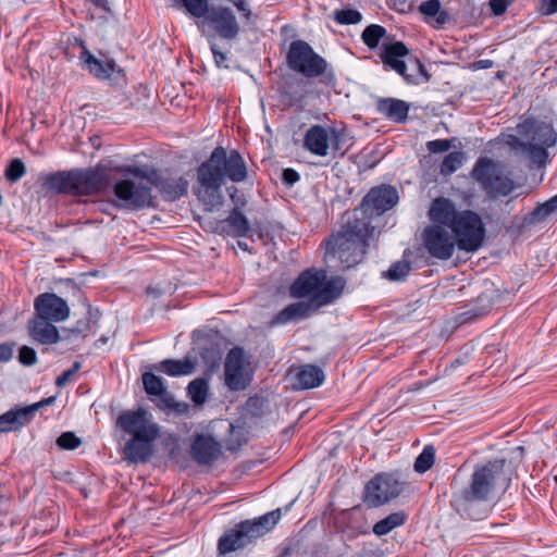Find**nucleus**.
<instances>
[{
    "label": "nucleus",
    "instance_id": "1",
    "mask_svg": "<svg viewBox=\"0 0 557 557\" xmlns=\"http://www.w3.org/2000/svg\"><path fill=\"white\" fill-rule=\"evenodd\" d=\"M226 180L243 183L248 180V166L237 149L222 146L215 147L209 158L196 169L194 195L206 207L214 208L222 205V187Z\"/></svg>",
    "mask_w": 557,
    "mask_h": 557
},
{
    "label": "nucleus",
    "instance_id": "2",
    "mask_svg": "<svg viewBox=\"0 0 557 557\" xmlns=\"http://www.w3.org/2000/svg\"><path fill=\"white\" fill-rule=\"evenodd\" d=\"M429 219L450 230L459 250L474 252L484 243L486 228L479 213L470 209L458 210L448 198L438 197L432 201Z\"/></svg>",
    "mask_w": 557,
    "mask_h": 557
},
{
    "label": "nucleus",
    "instance_id": "3",
    "mask_svg": "<svg viewBox=\"0 0 557 557\" xmlns=\"http://www.w3.org/2000/svg\"><path fill=\"white\" fill-rule=\"evenodd\" d=\"M373 232L374 227L369 225L367 218H360L358 212H352L339 230L322 243L325 259L337 258L342 269L356 267L363 260Z\"/></svg>",
    "mask_w": 557,
    "mask_h": 557
},
{
    "label": "nucleus",
    "instance_id": "4",
    "mask_svg": "<svg viewBox=\"0 0 557 557\" xmlns=\"http://www.w3.org/2000/svg\"><path fill=\"white\" fill-rule=\"evenodd\" d=\"M116 425L131 438L123 447V458L128 463H146L154 454V442L160 435V428L152 421V416L145 408L122 411Z\"/></svg>",
    "mask_w": 557,
    "mask_h": 557
},
{
    "label": "nucleus",
    "instance_id": "5",
    "mask_svg": "<svg viewBox=\"0 0 557 557\" xmlns=\"http://www.w3.org/2000/svg\"><path fill=\"white\" fill-rule=\"evenodd\" d=\"M41 187L58 195L94 196L108 186L107 174L98 168H75L53 173H40Z\"/></svg>",
    "mask_w": 557,
    "mask_h": 557
},
{
    "label": "nucleus",
    "instance_id": "6",
    "mask_svg": "<svg viewBox=\"0 0 557 557\" xmlns=\"http://www.w3.org/2000/svg\"><path fill=\"white\" fill-rule=\"evenodd\" d=\"M286 64L293 72L308 79L321 77V82L333 85L336 82L334 69L302 39L293 40L286 53Z\"/></svg>",
    "mask_w": 557,
    "mask_h": 557
},
{
    "label": "nucleus",
    "instance_id": "7",
    "mask_svg": "<svg viewBox=\"0 0 557 557\" xmlns=\"http://www.w3.org/2000/svg\"><path fill=\"white\" fill-rule=\"evenodd\" d=\"M281 519V509L277 508L267 512L253 520H245L237 523L233 529L227 530L218 541L220 555H227L245 548L257 539L272 530Z\"/></svg>",
    "mask_w": 557,
    "mask_h": 557
},
{
    "label": "nucleus",
    "instance_id": "8",
    "mask_svg": "<svg viewBox=\"0 0 557 557\" xmlns=\"http://www.w3.org/2000/svg\"><path fill=\"white\" fill-rule=\"evenodd\" d=\"M406 486L407 482L397 472H381L367 482L362 500L369 508H375L397 498Z\"/></svg>",
    "mask_w": 557,
    "mask_h": 557
},
{
    "label": "nucleus",
    "instance_id": "9",
    "mask_svg": "<svg viewBox=\"0 0 557 557\" xmlns=\"http://www.w3.org/2000/svg\"><path fill=\"white\" fill-rule=\"evenodd\" d=\"M471 175L493 197L508 196L515 188L513 181L504 175L499 166L487 158H480L475 162Z\"/></svg>",
    "mask_w": 557,
    "mask_h": 557
},
{
    "label": "nucleus",
    "instance_id": "10",
    "mask_svg": "<svg viewBox=\"0 0 557 557\" xmlns=\"http://www.w3.org/2000/svg\"><path fill=\"white\" fill-rule=\"evenodd\" d=\"M126 172L148 181L154 186L166 201H174L187 194L188 181L184 176L165 177L158 170L140 166H128Z\"/></svg>",
    "mask_w": 557,
    "mask_h": 557
},
{
    "label": "nucleus",
    "instance_id": "11",
    "mask_svg": "<svg viewBox=\"0 0 557 557\" xmlns=\"http://www.w3.org/2000/svg\"><path fill=\"white\" fill-rule=\"evenodd\" d=\"M505 463V459H493L484 465H478L470 476L469 484L465 487L493 500L496 486L504 476Z\"/></svg>",
    "mask_w": 557,
    "mask_h": 557
},
{
    "label": "nucleus",
    "instance_id": "12",
    "mask_svg": "<svg viewBox=\"0 0 557 557\" xmlns=\"http://www.w3.org/2000/svg\"><path fill=\"white\" fill-rule=\"evenodd\" d=\"M398 191L395 187L386 184L372 187L362 198L360 207L352 212H358V216L367 218L369 225L373 216H380L391 210L398 202Z\"/></svg>",
    "mask_w": 557,
    "mask_h": 557
},
{
    "label": "nucleus",
    "instance_id": "13",
    "mask_svg": "<svg viewBox=\"0 0 557 557\" xmlns=\"http://www.w3.org/2000/svg\"><path fill=\"white\" fill-rule=\"evenodd\" d=\"M443 224L433 223L422 232V243L428 255L437 260H449L457 248L455 237Z\"/></svg>",
    "mask_w": 557,
    "mask_h": 557
},
{
    "label": "nucleus",
    "instance_id": "14",
    "mask_svg": "<svg viewBox=\"0 0 557 557\" xmlns=\"http://www.w3.org/2000/svg\"><path fill=\"white\" fill-rule=\"evenodd\" d=\"M492 500L472 493V491L462 487L451 496V508L462 518L480 521L485 519L492 509Z\"/></svg>",
    "mask_w": 557,
    "mask_h": 557
},
{
    "label": "nucleus",
    "instance_id": "15",
    "mask_svg": "<svg viewBox=\"0 0 557 557\" xmlns=\"http://www.w3.org/2000/svg\"><path fill=\"white\" fill-rule=\"evenodd\" d=\"M199 29L205 32L206 26H210L216 36L225 40H234L240 33V25L228 7H211L209 13L202 21L197 23Z\"/></svg>",
    "mask_w": 557,
    "mask_h": 557
},
{
    "label": "nucleus",
    "instance_id": "16",
    "mask_svg": "<svg viewBox=\"0 0 557 557\" xmlns=\"http://www.w3.org/2000/svg\"><path fill=\"white\" fill-rule=\"evenodd\" d=\"M113 191L125 209H143L152 205L151 188L132 180H120L114 184Z\"/></svg>",
    "mask_w": 557,
    "mask_h": 557
},
{
    "label": "nucleus",
    "instance_id": "17",
    "mask_svg": "<svg viewBox=\"0 0 557 557\" xmlns=\"http://www.w3.org/2000/svg\"><path fill=\"white\" fill-rule=\"evenodd\" d=\"M35 315L52 322H62L70 317L67 302L54 293L39 294L34 300Z\"/></svg>",
    "mask_w": 557,
    "mask_h": 557
},
{
    "label": "nucleus",
    "instance_id": "18",
    "mask_svg": "<svg viewBox=\"0 0 557 557\" xmlns=\"http://www.w3.org/2000/svg\"><path fill=\"white\" fill-rule=\"evenodd\" d=\"M81 60L86 64L90 74L98 79H107L111 85L115 86H121L125 83V73L114 61L103 63L85 47H83L81 52Z\"/></svg>",
    "mask_w": 557,
    "mask_h": 557
},
{
    "label": "nucleus",
    "instance_id": "19",
    "mask_svg": "<svg viewBox=\"0 0 557 557\" xmlns=\"http://www.w3.org/2000/svg\"><path fill=\"white\" fill-rule=\"evenodd\" d=\"M225 384L231 391H244L249 384L245 375L243 350L233 348L226 356L224 363Z\"/></svg>",
    "mask_w": 557,
    "mask_h": 557
},
{
    "label": "nucleus",
    "instance_id": "20",
    "mask_svg": "<svg viewBox=\"0 0 557 557\" xmlns=\"http://www.w3.org/2000/svg\"><path fill=\"white\" fill-rule=\"evenodd\" d=\"M326 278L324 270L307 269L292 284L289 292L295 298L311 297L310 302L314 304L315 293L320 289Z\"/></svg>",
    "mask_w": 557,
    "mask_h": 557
},
{
    "label": "nucleus",
    "instance_id": "21",
    "mask_svg": "<svg viewBox=\"0 0 557 557\" xmlns=\"http://www.w3.org/2000/svg\"><path fill=\"white\" fill-rule=\"evenodd\" d=\"M221 454V444L211 435H196L190 446L191 458L201 466L213 465Z\"/></svg>",
    "mask_w": 557,
    "mask_h": 557
},
{
    "label": "nucleus",
    "instance_id": "22",
    "mask_svg": "<svg viewBox=\"0 0 557 557\" xmlns=\"http://www.w3.org/2000/svg\"><path fill=\"white\" fill-rule=\"evenodd\" d=\"M409 54V50L401 41L384 45L381 59L385 65L400 74L409 84H418L417 74L407 73V64L400 60Z\"/></svg>",
    "mask_w": 557,
    "mask_h": 557
},
{
    "label": "nucleus",
    "instance_id": "23",
    "mask_svg": "<svg viewBox=\"0 0 557 557\" xmlns=\"http://www.w3.org/2000/svg\"><path fill=\"white\" fill-rule=\"evenodd\" d=\"M520 134L525 136L528 143H534V145H541L546 147L555 146L557 141V134L554 127L545 122L527 121L522 126Z\"/></svg>",
    "mask_w": 557,
    "mask_h": 557
},
{
    "label": "nucleus",
    "instance_id": "24",
    "mask_svg": "<svg viewBox=\"0 0 557 557\" xmlns=\"http://www.w3.org/2000/svg\"><path fill=\"white\" fill-rule=\"evenodd\" d=\"M141 381L144 389L148 395L159 397V408L163 410L175 409V400L173 396L168 392L165 381L161 376L156 375L151 371H148L143 373Z\"/></svg>",
    "mask_w": 557,
    "mask_h": 557
},
{
    "label": "nucleus",
    "instance_id": "25",
    "mask_svg": "<svg viewBox=\"0 0 557 557\" xmlns=\"http://www.w3.org/2000/svg\"><path fill=\"white\" fill-rule=\"evenodd\" d=\"M53 323L50 320L35 315L34 319L28 321V334L33 341L41 345L57 344L64 338Z\"/></svg>",
    "mask_w": 557,
    "mask_h": 557
},
{
    "label": "nucleus",
    "instance_id": "26",
    "mask_svg": "<svg viewBox=\"0 0 557 557\" xmlns=\"http://www.w3.org/2000/svg\"><path fill=\"white\" fill-rule=\"evenodd\" d=\"M509 144L513 150L530 162V168L535 166L542 169L546 166L548 162V151L546 147L524 141L518 137H512Z\"/></svg>",
    "mask_w": 557,
    "mask_h": 557
},
{
    "label": "nucleus",
    "instance_id": "27",
    "mask_svg": "<svg viewBox=\"0 0 557 557\" xmlns=\"http://www.w3.org/2000/svg\"><path fill=\"white\" fill-rule=\"evenodd\" d=\"M375 110L394 123H404L408 119L410 104L397 98H379L375 102Z\"/></svg>",
    "mask_w": 557,
    "mask_h": 557
},
{
    "label": "nucleus",
    "instance_id": "28",
    "mask_svg": "<svg viewBox=\"0 0 557 557\" xmlns=\"http://www.w3.org/2000/svg\"><path fill=\"white\" fill-rule=\"evenodd\" d=\"M304 147L312 154L325 157L330 148V133L323 125H312L305 134Z\"/></svg>",
    "mask_w": 557,
    "mask_h": 557
},
{
    "label": "nucleus",
    "instance_id": "29",
    "mask_svg": "<svg viewBox=\"0 0 557 557\" xmlns=\"http://www.w3.org/2000/svg\"><path fill=\"white\" fill-rule=\"evenodd\" d=\"M317 309L314 304L306 301H297L286 306L277 312L271 320L270 324L284 325L293 321H298L308 318L311 312Z\"/></svg>",
    "mask_w": 557,
    "mask_h": 557
},
{
    "label": "nucleus",
    "instance_id": "30",
    "mask_svg": "<svg viewBox=\"0 0 557 557\" xmlns=\"http://www.w3.org/2000/svg\"><path fill=\"white\" fill-rule=\"evenodd\" d=\"M325 379L321 368L313 364H305L294 371V387L309 389L320 386Z\"/></svg>",
    "mask_w": 557,
    "mask_h": 557
},
{
    "label": "nucleus",
    "instance_id": "31",
    "mask_svg": "<svg viewBox=\"0 0 557 557\" xmlns=\"http://www.w3.org/2000/svg\"><path fill=\"white\" fill-rule=\"evenodd\" d=\"M25 406H15L0 414V433L17 432L32 422Z\"/></svg>",
    "mask_w": 557,
    "mask_h": 557
},
{
    "label": "nucleus",
    "instance_id": "32",
    "mask_svg": "<svg viewBox=\"0 0 557 557\" xmlns=\"http://www.w3.org/2000/svg\"><path fill=\"white\" fill-rule=\"evenodd\" d=\"M346 281L342 276H332L330 280L323 282L320 289L314 296L315 308L329 305L335 301L343 293Z\"/></svg>",
    "mask_w": 557,
    "mask_h": 557
},
{
    "label": "nucleus",
    "instance_id": "33",
    "mask_svg": "<svg viewBox=\"0 0 557 557\" xmlns=\"http://www.w3.org/2000/svg\"><path fill=\"white\" fill-rule=\"evenodd\" d=\"M151 369L176 377L191 374L195 371V363L188 357L182 360L169 358L152 364Z\"/></svg>",
    "mask_w": 557,
    "mask_h": 557
},
{
    "label": "nucleus",
    "instance_id": "34",
    "mask_svg": "<svg viewBox=\"0 0 557 557\" xmlns=\"http://www.w3.org/2000/svg\"><path fill=\"white\" fill-rule=\"evenodd\" d=\"M222 224V231L234 237H246L250 232V223L238 208H233Z\"/></svg>",
    "mask_w": 557,
    "mask_h": 557
},
{
    "label": "nucleus",
    "instance_id": "35",
    "mask_svg": "<svg viewBox=\"0 0 557 557\" xmlns=\"http://www.w3.org/2000/svg\"><path fill=\"white\" fill-rule=\"evenodd\" d=\"M407 519H408V515L404 510L392 512L387 517L377 521L373 525L372 531L377 536L386 535L395 528L405 524Z\"/></svg>",
    "mask_w": 557,
    "mask_h": 557
},
{
    "label": "nucleus",
    "instance_id": "36",
    "mask_svg": "<svg viewBox=\"0 0 557 557\" xmlns=\"http://www.w3.org/2000/svg\"><path fill=\"white\" fill-rule=\"evenodd\" d=\"M187 392L195 405H203L209 395V384L206 379H196L187 386Z\"/></svg>",
    "mask_w": 557,
    "mask_h": 557
},
{
    "label": "nucleus",
    "instance_id": "37",
    "mask_svg": "<svg viewBox=\"0 0 557 557\" xmlns=\"http://www.w3.org/2000/svg\"><path fill=\"white\" fill-rule=\"evenodd\" d=\"M301 82L296 78H289L284 81L281 87V95L288 99L290 104H295L302 100L304 94L300 88Z\"/></svg>",
    "mask_w": 557,
    "mask_h": 557
},
{
    "label": "nucleus",
    "instance_id": "38",
    "mask_svg": "<svg viewBox=\"0 0 557 557\" xmlns=\"http://www.w3.org/2000/svg\"><path fill=\"white\" fill-rule=\"evenodd\" d=\"M386 35L385 27L371 24L364 28L361 34V39L366 46L370 49H374L379 46L380 40Z\"/></svg>",
    "mask_w": 557,
    "mask_h": 557
},
{
    "label": "nucleus",
    "instance_id": "39",
    "mask_svg": "<svg viewBox=\"0 0 557 557\" xmlns=\"http://www.w3.org/2000/svg\"><path fill=\"white\" fill-rule=\"evenodd\" d=\"M435 461V448L432 445L424 446L421 454L416 458L413 469L418 473H425L432 468Z\"/></svg>",
    "mask_w": 557,
    "mask_h": 557
},
{
    "label": "nucleus",
    "instance_id": "40",
    "mask_svg": "<svg viewBox=\"0 0 557 557\" xmlns=\"http://www.w3.org/2000/svg\"><path fill=\"white\" fill-rule=\"evenodd\" d=\"M330 147L334 153V157L338 154L343 157L347 150L344 146L347 141V134L344 128L330 127Z\"/></svg>",
    "mask_w": 557,
    "mask_h": 557
},
{
    "label": "nucleus",
    "instance_id": "41",
    "mask_svg": "<svg viewBox=\"0 0 557 557\" xmlns=\"http://www.w3.org/2000/svg\"><path fill=\"white\" fill-rule=\"evenodd\" d=\"M465 154L461 151H453L445 156L441 163L440 172L442 175H450L461 168Z\"/></svg>",
    "mask_w": 557,
    "mask_h": 557
},
{
    "label": "nucleus",
    "instance_id": "42",
    "mask_svg": "<svg viewBox=\"0 0 557 557\" xmlns=\"http://www.w3.org/2000/svg\"><path fill=\"white\" fill-rule=\"evenodd\" d=\"M411 271L410 262L406 260L396 261L391 264L389 269L384 273V277L389 281H404Z\"/></svg>",
    "mask_w": 557,
    "mask_h": 557
},
{
    "label": "nucleus",
    "instance_id": "43",
    "mask_svg": "<svg viewBox=\"0 0 557 557\" xmlns=\"http://www.w3.org/2000/svg\"><path fill=\"white\" fill-rule=\"evenodd\" d=\"M333 18L337 24L352 25L361 22L362 14L358 10L346 8L334 11Z\"/></svg>",
    "mask_w": 557,
    "mask_h": 557
},
{
    "label": "nucleus",
    "instance_id": "44",
    "mask_svg": "<svg viewBox=\"0 0 557 557\" xmlns=\"http://www.w3.org/2000/svg\"><path fill=\"white\" fill-rule=\"evenodd\" d=\"M187 12L197 18H203L211 7L209 0H181Z\"/></svg>",
    "mask_w": 557,
    "mask_h": 557
},
{
    "label": "nucleus",
    "instance_id": "45",
    "mask_svg": "<svg viewBox=\"0 0 557 557\" xmlns=\"http://www.w3.org/2000/svg\"><path fill=\"white\" fill-rule=\"evenodd\" d=\"M25 173L26 166L24 162L21 159L15 158L11 160V162L7 166L4 177L10 183H16L25 175Z\"/></svg>",
    "mask_w": 557,
    "mask_h": 557
},
{
    "label": "nucleus",
    "instance_id": "46",
    "mask_svg": "<svg viewBox=\"0 0 557 557\" xmlns=\"http://www.w3.org/2000/svg\"><path fill=\"white\" fill-rule=\"evenodd\" d=\"M90 330V321L78 320L73 327L62 330L63 338L70 339L72 336L85 338Z\"/></svg>",
    "mask_w": 557,
    "mask_h": 557
},
{
    "label": "nucleus",
    "instance_id": "47",
    "mask_svg": "<svg viewBox=\"0 0 557 557\" xmlns=\"http://www.w3.org/2000/svg\"><path fill=\"white\" fill-rule=\"evenodd\" d=\"M267 400L258 395L251 396L246 401V410L252 417H260L264 412Z\"/></svg>",
    "mask_w": 557,
    "mask_h": 557
},
{
    "label": "nucleus",
    "instance_id": "48",
    "mask_svg": "<svg viewBox=\"0 0 557 557\" xmlns=\"http://www.w3.org/2000/svg\"><path fill=\"white\" fill-rule=\"evenodd\" d=\"M82 444L79 437H77L73 432H63L57 438V445L62 449L73 450L76 449Z\"/></svg>",
    "mask_w": 557,
    "mask_h": 557
},
{
    "label": "nucleus",
    "instance_id": "49",
    "mask_svg": "<svg viewBox=\"0 0 557 557\" xmlns=\"http://www.w3.org/2000/svg\"><path fill=\"white\" fill-rule=\"evenodd\" d=\"M17 359L23 366L32 367L37 363V354L34 348L24 345L18 349Z\"/></svg>",
    "mask_w": 557,
    "mask_h": 557
},
{
    "label": "nucleus",
    "instance_id": "50",
    "mask_svg": "<svg viewBox=\"0 0 557 557\" xmlns=\"http://www.w3.org/2000/svg\"><path fill=\"white\" fill-rule=\"evenodd\" d=\"M553 212L546 207V203H540L529 213L528 220L532 223H539L544 221L547 216H549Z\"/></svg>",
    "mask_w": 557,
    "mask_h": 557
},
{
    "label": "nucleus",
    "instance_id": "51",
    "mask_svg": "<svg viewBox=\"0 0 557 557\" xmlns=\"http://www.w3.org/2000/svg\"><path fill=\"white\" fill-rule=\"evenodd\" d=\"M451 147L450 139H435L426 143V148L431 153H441L449 150Z\"/></svg>",
    "mask_w": 557,
    "mask_h": 557
},
{
    "label": "nucleus",
    "instance_id": "52",
    "mask_svg": "<svg viewBox=\"0 0 557 557\" xmlns=\"http://www.w3.org/2000/svg\"><path fill=\"white\" fill-rule=\"evenodd\" d=\"M441 7L440 0H428L420 4L419 10L422 14L433 17L440 13Z\"/></svg>",
    "mask_w": 557,
    "mask_h": 557
},
{
    "label": "nucleus",
    "instance_id": "53",
    "mask_svg": "<svg viewBox=\"0 0 557 557\" xmlns=\"http://www.w3.org/2000/svg\"><path fill=\"white\" fill-rule=\"evenodd\" d=\"M537 12L544 16L555 14L557 12V0H540Z\"/></svg>",
    "mask_w": 557,
    "mask_h": 557
},
{
    "label": "nucleus",
    "instance_id": "54",
    "mask_svg": "<svg viewBox=\"0 0 557 557\" xmlns=\"http://www.w3.org/2000/svg\"><path fill=\"white\" fill-rule=\"evenodd\" d=\"M510 4L511 0H490L491 12L494 16L503 15Z\"/></svg>",
    "mask_w": 557,
    "mask_h": 557
},
{
    "label": "nucleus",
    "instance_id": "55",
    "mask_svg": "<svg viewBox=\"0 0 557 557\" xmlns=\"http://www.w3.org/2000/svg\"><path fill=\"white\" fill-rule=\"evenodd\" d=\"M55 400V397L51 396V397H48V398H44L41 399L40 401L38 403H35V404H32V405H28V406H25L26 410L29 411V417L32 419V421L34 420L35 418V414L37 413V411L40 409V408H44L46 406H49L51 404H53Z\"/></svg>",
    "mask_w": 557,
    "mask_h": 557
},
{
    "label": "nucleus",
    "instance_id": "56",
    "mask_svg": "<svg viewBox=\"0 0 557 557\" xmlns=\"http://www.w3.org/2000/svg\"><path fill=\"white\" fill-rule=\"evenodd\" d=\"M227 190L230 193V198L234 203V208H238L239 210H242V208L245 207L247 202L245 195L238 194L239 191L235 186H231L230 188H227Z\"/></svg>",
    "mask_w": 557,
    "mask_h": 557
},
{
    "label": "nucleus",
    "instance_id": "57",
    "mask_svg": "<svg viewBox=\"0 0 557 557\" xmlns=\"http://www.w3.org/2000/svg\"><path fill=\"white\" fill-rule=\"evenodd\" d=\"M210 49L213 54L215 65L218 67H225V69L228 67L225 64V61L227 60L226 53L222 52L215 42L211 44Z\"/></svg>",
    "mask_w": 557,
    "mask_h": 557
},
{
    "label": "nucleus",
    "instance_id": "58",
    "mask_svg": "<svg viewBox=\"0 0 557 557\" xmlns=\"http://www.w3.org/2000/svg\"><path fill=\"white\" fill-rule=\"evenodd\" d=\"M300 180V175L294 169L287 168L282 171V181L287 186H293Z\"/></svg>",
    "mask_w": 557,
    "mask_h": 557
},
{
    "label": "nucleus",
    "instance_id": "59",
    "mask_svg": "<svg viewBox=\"0 0 557 557\" xmlns=\"http://www.w3.org/2000/svg\"><path fill=\"white\" fill-rule=\"evenodd\" d=\"M83 304L84 306L87 308V315L88 318L85 319L86 321H90V325L92 324H97L100 317H101V312L99 311V309L97 308H94L87 300L86 297H84L83 299Z\"/></svg>",
    "mask_w": 557,
    "mask_h": 557
},
{
    "label": "nucleus",
    "instance_id": "60",
    "mask_svg": "<svg viewBox=\"0 0 557 557\" xmlns=\"http://www.w3.org/2000/svg\"><path fill=\"white\" fill-rule=\"evenodd\" d=\"M233 4L238 10V12L242 14V16L247 21L250 22L252 17V12L250 10L249 4L246 0H234Z\"/></svg>",
    "mask_w": 557,
    "mask_h": 557
},
{
    "label": "nucleus",
    "instance_id": "61",
    "mask_svg": "<svg viewBox=\"0 0 557 557\" xmlns=\"http://www.w3.org/2000/svg\"><path fill=\"white\" fill-rule=\"evenodd\" d=\"M230 429H231V432H232V436H235V435H237V434H239V433H240V431H238V432H236V431H235V428H234V425H233V424H230ZM246 442H247V441H246V438H243V440H240V438H236V441L234 442V441H233V437H231V438L227 441V449H228V450H232V451H233V450H236V449H238L243 444H245Z\"/></svg>",
    "mask_w": 557,
    "mask_h": 557
},
{
    "label": "nucleus",
    "instance_id": "62",
    "mask_svg": "<svg viewBox=\"0 0 557 557\" xmlns=\"http://www.w3.org/2000/svg\"><path fill=\"white\" fill-rule=\"evenodd\" d=\"M14 344H0V362H7L12 358Z\"/></svg>",
    "mask_w": 557,
    "mask_h": 557
},
{
    "label": "nucleus",
    "instance_id": "63",
    "mask_svg": "<svg viewBox=\"0 0 557 557\" xmlns=\"http://www.w3.org/2000/svg\"><path fill=\"white\" fill-rule=\"evenodd\" d=\"M409 62L413 65L416 72L419 74V75H422L424 77V81L425 82H429L430 78H431V75L428 73V71L425 70V66L419 61V59L414 58V57H411L409 59Z\"/></svg>",
    "mask_w": 557,
    "mask_h": 557
},
{
    "label": "nucleus",
    "instance_id": "64",
    "mask_svg": "<svg viewBox=\"0 0 557 557\" xmlns=\"http://www.w3.org/2000/svg\"><path fill=\"white\" fill-rule=\"evenodd\" d=\"M73 376H74V374L67 369V370L63 371L62 374L57 377L55 385L58 387H63L71 381V379Z\"/></svg>",
    "mask_w": 557,
    "mask_h": 557
}]
</instances>
